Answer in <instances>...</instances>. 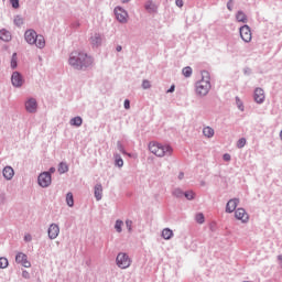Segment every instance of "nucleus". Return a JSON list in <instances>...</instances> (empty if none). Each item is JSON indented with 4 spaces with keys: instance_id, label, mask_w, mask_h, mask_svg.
I'll list each match as a JSON object with an SVG mask.
<instances>
[{
    "instance_id": "f257e3e1",
    "label": "nucleus",
    "mask_w": 282,
    "mask_h": 282,
    "mask_svg": "<svg viewBox=\"0 0 282 282\" xmlns=\"http://www.w3.org/2000/svg\"><path fill=\"white\" fill-rule=\"evenodd\" d=\"M69 65L75 69H87L94 65V57L83 51H74L68 59Z\"/></svg>"
},
{
    "instance_id": "f03ea898",
    "label": "nucleus",
    "mask_w": 282,
    "mask_h": 282,
    "mask_svg": "<svg viewBox=\"0 0 282 282\" xmlns=\"http://www.w3.org/2000/svg\"><path fill=\"white\" fill-rule=\"evenodd\" d=\"M24 39L26 43H29V45H34L40 50H43V47H45V37L43 35H37L36 31L34 30L25 31Z\"/></svg>"
},
{
    "instance_id": "7ed1b4c3",
    "label": "nucleus",
    "mask_w": 282,
    "mask_h": 282,
    "mask_svg": "<svg viewBox=\"0 0 282 282\" xmlns=\"http://www.w3.org/2000/svg\"><path fill=\"white\" fill-rule=\"evenodd\" d=\"M208 91H210V74L203 70L202 79L196 84V93L198 96H206Z\"/></svg>"
},
{
    "instance_id": "20e7f679",
    "label": "nucleus",
    "mask_w": 282,
    "mask_h": 282,
    "mask_svg": "<svg viewBox=\"0 0 282 282\" xmlns=\"http://www.w3.org/2000/svg\"><path fill=\"white\" fill-rule=\"evenodd\" d=\"M149 150L156 155V158H164V155H171L173 153V149L170 145H162L158 142H151L149 144Z\"/></svg>"
},
{
    "instance_id": "39448f33",
    "label": "nucleus",
    "mask_w": 282,
    "mask_h": 282,
    "mask_svg": "<svg viewBox=\"0 0 282 282\" xmlns=\"http://www.w3.org/2000/svg\"><path fill=\"white\" fill-rule=\"evenodd\" d=\"M117 265L121 268V270H127L131 265V258L127 253H119L117 256Z\"/></svg>"
},
{
    "instance_id": "423d86ee",
    "label": "nucleus",
    "mask_w": 282,
    "mask_h": 282,
    "mask_svg": "<svg viewBox=\"0 0 282 282\" xmlns=\"http://www.w3.org/2000/svg\"><path fill=\"white\" fill-rule=\"evenodd\" d=\"M37 182L42 188H47L50 184H52V174L48 172H43L42 174L39 175Z\"/></svg>"
},
{
    "instance_id": "0eeeda50",
    "label": "nucleus",
    "mask_w": 282,
    "mask_h": 282,
    "mask_svg": "<svg viewBox=\"0 0 282 282\" xmlns=\"http://www.w3.org/2000/svg\"><path fill=\"white\" fill-rule=\"evenodd\" d=\"M240 36L245 43H250L252 41V31L250 30V26L243 25L240 28Z\"/></svg>"
},
{
    "instance_id": "6e6552de",
    "label": "nucleus",
    "mask_w": 282,
    "mask_h": 282,
    "mask_svg": "<svg viewBox=\"0 0 282 282\" xmlns=\"http://www.w3.org/2000/svg\"><path fill=\"white\" fill-rule=\"evenodd\" d=\"M115 14H116L117 21H119L120 23H127V19L129 18V14L127 13V11H124V9L116 8Z\"/></svg>"
},
{
    "instance_id": "1a4fd4ad",
    "label": "nucleus",
    "mask_w": 282,
    "mask_h": 282,
    "mask_svg": "<svg viewBox=\"0 0 282 282\" xmlns=\"http://www.w3.org/2000/svg\"><path fill=\"white\" fill-rule=\"evenodd\" d=\"M253 98H254L256 102H258V105L263 104L265 100V91H263L262 88H256Z\"/></svg>"
},
{
    "instance_id": "9d476101",
    "label": "nucleus",
    "mask_w": 282,
    "mask_h": 282,
    "mask_svg": "<svg viewBox=\"0 0 282 282\" xmlns=\"http://www.w3.org/2000/svg\"><path fill=\"white\" fill-rule=\"evenodd\" d=\"M235 217H236V219H239L243 224H246V221H248V219H250V217L248 216V213H246V209H243V208H238L235 213Z\"/></svg>"
},
{
    "instance_id": "9b49d317",
    "label": "nucleus",
    "mask_w": 282,
    "mask_h": 282,
    "mask_svg": "<svg viewBox=\"0 0 282 282\" xmlns=\"http://www.w3.org/2000/svg\"><path fill=\"white\" fill-rule=\"evenodd\" d=\"M13 87H21L23 85V77L19 72H14L11 76Z\"/></svg>"
},
{
    "instance_id": "f8f14e48",
    "label": "nucleus",
    "mask_w": 282,
    "mask_h": 282,
    "mask_svg": "<svg viewBox=\"0 0 282 282\" xmlns=\"http://www.w3.org/2000/svg\"><path fill=\"white\" fill-rule=\"evenodd\" d=\"M59 232H61V228L58 227V225L52 224L48 227V237H50V239H56V237H58Z\"/></svg>"
},
{
    "instance_id": "ddd939ff",
    "label": "nucleus",
    "mask_w": 282,
    "mask_h": 282,
    "mask_svg": "<svg viewBox=\"0 0 282 282\" xmlns=\"http://www.w3.org/2000/svg\"><path fill=\"white\" fill-rule=\"evenodd\" d=\"M17 263H21L24 268H30L31 263L28 261V256L25 253H18L15 257Z\"/></svg>"
},
{
    "instance_id": "4468645a",
    "label": "nucleus",
    "mask_w": 282,
    "mask_h": 282,
    "mask_svg": "<svg viewBox=\"0 0 282 282\" xmlns=\"http://www.w3.org/2000/svg\"><path fill=\"white\" fill-rule=\"evenodd\" d=\"M25 109L29 111V113H36L37 105H36V99H29L25 102Z\"/></svg>"
},
{
    "instance_id": "2eb2a0df",
    "label": "nucleus",
    "mask_w": 282,
    "mask_h": 282,
    "mask_svg": "<svg viewBox=\"0 0 282 282\" xmlns=\"http://www.w3.org/2000/svg\"><path fill=\"white\" fill-rule=\"evenodd\" d=\"M237 206H239V199H230L226 205V213H235V210H237Z\"/></svg>"
},
{
    "instance_id": "dca6fc26",
    "label": "nucleus",
    "mask_w": 282,
    "mask_h": 282,
    "mask_svg": "<svg viewBox=\"0 0 282 282\" xmlns=\"http://www.w3.org/2000/svg\"><path fill=\"white\" fill-rule=\"evenodd\" d=\"M90 44L93 45V47H100V45H102V37L100 36V34L95 33L90 37Z\"/></svg>"
},
{
    "instance_id": "f3484780",
    "label": "nucleus",
    "mask_w": 282,
    "mask_h": 282,
    "mask_svg": "<svg viewBox=\"0 0 282 282\" xmlns=\"http://www.w3.org/2000/svg\"><path fill=\"white\" fill-rule=\"evenodd\" d=\"M0 41H4L6 43L12 41V33L6 29L0 30Z\"/></svg>"
},
{
    "instance_id": "a211bd4d",
    "label": "nucleus",
    "mask_w": 282,
    "mask_h": 282,
    "mask_svg": "<svg viewBox=\"0 0 282 282\" xmlns=\"http://www.w3.org/2000/svg\"><path fill=\"white\" fill-rule=\"evenodd\" d=\"M2 173L6 180H12L14 177V170L11 166H6Z\"/></svg>"
},
{
    "instance_id": "6ab92c4d",
    "label": "nucleus",
    "mask_w": 282,
    "mask_h": 282,
    "mask_svg": "<svg viewBox=\"0 0 282 282\" xmlns=\"http://www.w3.org/2000/svg\"><path fill=\"white\" fill-rule=\"evenodd\" d=\"M236 19L238 23H248V17L246 15V13H243V11H238V13L236 14Z\"/></svg>"
},
{
    "instance_id": "aec40b11",
    "label": "nucleus",
    "mask_w": 282,
    "mask_h": 282,
    "mask_svg": "<svg viewBox=\"0 0 282 282\" xmlns=\"http://www.w3.org/2000/svg\"><path fill=\"white\" fill-rule=\"evenodd\" d=\"M95 197L97 202H100V199H102V185L97 184L95 186Z\"/></svg>"
},
{
    "instance_id": "412c9836",
    "label": "nucleus",
    "mask_w": 282,
    "mask_h": 282,
    "mask_svg": "<svg viewBox=\"0 0 282 282\" xmlns=\"http://www.w3.org/2000/svg\"><path fill=\"white\" fill-rule=\"evenodd\" d=\"M145 10L150 13L158 12V6H155V3H153L152 1H148L145 3Z\"/></svg>"
},
{
    "instance_id": "4be33fe9",
    "label": "nucleus",
    "mask_w": 282,
    "mask_h": 282,
    "mask_svg": "<svg viewBox=\"0 0 282 282\" xmlns=\"http://www.w3.org/2000/svg\"><path fill=\"white\" fill-rule=\"evenodd\" d=\"M203 134L205 135V138H213V135H215V129L210 127H205L203 129Z\"/></svg>"
},
{
    "instance_id": "5701e85b",
    "label": "nucleus",
    "mask_w": 282,
    "mask_h": 282,
    "mask_svg": "<svg viewBox=\"0 0 282 282\" xmlns=\"http://www.w3.org/2000/svg\"><path fill=\"white\" fill-rule=\"evenodd\" d=\"M162 237L165 240L172 239L173 238V230L169 229V228H164L162 230Z\"/></svg>"
},
{
    "instance_id": "b1692460",
    "label": "nucleus",
    "mask_w": 282,
    "mask_h": 282,
    "mask_svg": "<svg viewBox=\"0 0 282 282\" xmlns=\"http://www.w3.org/2000/svg\"><path fill=\"white\" fill-rule=\"evenodd\" d=\"M182 74L185 76V78H191V76H193V68L186 66L182 69Z\"/></svg>"
},
{
    "instance_id": "393cba45",
    "label": "nucleus",
    "mask_w": 282,
    "mask_h": 282,
    "mask_svg": "<svg viewBox=\"0 0 282 282\" xmlns=\"http://www.w3.org/2000/svg\"><path fill=\"white\" fill-rule=\"evenodd\" d=\"M70 124L73 127H80V124H83V118L75 117V118L70 119Z\"/></svg>"
},
{
    "instance_id": "a878e982",
    "label": "nucleus",
    "mask_w": 282,
    "mask_h": 282,
    "mask_svg": "<svg viewBox=\"0 0 282 282\" xmlns=\"http://www.w3.org/2000/svg\"><path fill=\"white\" fill-rule=\"evenodd\" d=\"M66 203L69 207L74 206V194L72 192L66 194Z\"/></svg>"
},
{
    "instance_id": "bb28decb",
    "label": "nucleus",
    "mask_w": 282,
    "mask_h": 282,
    "mask_svg": "<svg viewBox=\"0 0 282 282\" xmlns=\"http://www.w3.org/2000/svg\"><path fill=\"white\" fill-rule=\"evenodd\" d=\"M115 162H116V165L119 166V167L124 166V161L118 154L115 155Z\"/></svg>"
},
{
    "instance_id": "cd10ccee",
    "label": "nucleus",
    "mask_w": 282,
    "mask_h": 282,
    "mask_svg": "<svg viewBox=\"0 0 282 282\" xmlns=\"http://www.w3.org/2000/svg\"><path fill=\"white\" fill-rule=\"evenodd\" d=\"M67 171H69V167L66 165V163H59L58 173H67Z\"/></svg>"
},
{
    "instance_id": "c85d7f7f",
    "label": "nucleus",
    "mask_w": 282,
    "mask_h": 282,
    "mask_svg": "<svg viewBox=\"0 0 282 282\" xmlns=\"http://www.w3.org/2000/svg\"><path fill=\"white\" fill-rule=\"evenodd\" d=\"M122 226H124V223L122 220H117L115 225V229L117 232H122Z\"/></svg>"
},
{
    "instance_id": "c756f323",
    "label": "nucleus",
    "mask_w": 282,
    "mask_h": 282,
    "mask_svg": "<svg viewBox=\"0 0 282 282\" xmlns=\"http://www.w3.org/2000/svg\"><path fill=\"white\" fill-rule=\"evenodd\" d=\"M9 262L7 258H0V268L3 270L6 268H8Z\"/></svg>"
},
{
    "instance_id": "7c9ffc66",
    "label": "nucleus",
    "mask_w": 282,
    "mask_h": 282,
    "mask_svg": "<svg viewBox=\"0 0 282 282\" xmlns=\"http://www.w3.org/2000/svg\"><path fill=\"white\" fill-rule=\"evenodd\" d=\"M246 147V138H241L237 142V148L238 149H243Z\"/></svg>"
},
{
    "instance_id": "2f4dec72",
    "label": "nucleus",
    "mask_w": 282,
    "mask_h": 282,
    "mask_svg": "<svg viewBox=\"0 0 282 282\" xmlns=\"http://www.w3.org/2000/svg\"><path fill=\"white\" fill-rule=\"evenodd\" d=\"M14 23H15L18 26L23 25V18H21V15H17V17L14 18Z\"/></svg>"
},
{
    "instance_id": "473e14b6",
    "label": "nucleus",
    "mask_w": 282,
    "mask_h": 282,
    "mask_svg": "<svg viewBox=\"0 0 282 282\" xmlns=\"http://www.w3.org/2000/svg\"><path fill=\"white\" fill-rule=\"evenodd\" d=\"M11 67H12V69H15V67H17V53H13V55H12Z\"/></svg>"
},
{
    "instance_id": "72a5a7b5",
    "label": "nucleus",
    "mask_w": 282,
    "mask_h": 282,
    "mask_svg": "<svg viewBox=\"0 0 282 282\" xmlns=\"http://www.w3.org/2000/svg\"><path fill=\"white\" fill-rule=\"evenodd\" d=\"M196 221H197V224H204V221H205L204 214H197Z\"/></svg>"
},
{
    "instance_id": "f704fd0d",
    "label": "nucleus",
    "mask_w": 282,
    "mask_h": 282,
    "mask_svg": "<svg viewBox=\"0 0 282 282\" xmlns=\"http://www.w3.org/2000/svg\"><path fill=\"white\" fill-rule=\"evenodd\" d=\"M143 89H151V82L144 79L142 83Z\"/></svg>"
},
{
    "instance_id": "c9c22d12",
    "label": "nucleus",
    "mask_w": 282,
    "mask_h": 282,
    "mask_svg": "<svg viewBox=\"0 0 282 282\" xmlns=\"http://www.w3.org/2000/svg\"><path fill=\"white\" fill-rule=\"evenodd\" d=\"M10 3H11V6H12V8H14V10H18V8H19V0H10Z\"/></svg>"
},
{
    "instance_id": "e433bc0d",
    "label": "nucleus",
    "mask_w": 282,
    "mask_h": 282,
    "mask_svg": "<svg viewBox=\"0 0 282 282\" xmlns=\"http://www.w3.org/2000/svg\"><path fill=\"white\" fill-rule=\"evenodd\" d=\"M185 197H186V199H194V198H195V193H193V192H186V193H185Z\"/></svg>"
},
{
    "instance_id": "4c0bfd02",
    "label": "nucleus",
    "mask_w": 282,
    "mask_h": 282,
    "mask_svg": "<svg viewBox=\"0 0 282 282\" xmlns=\"http://www.w3.org/2000/svg\"><path fill=\"white\" fill-rule=\"evenodd\" d=\"M126 226H127V228H128V231L131 232V228H132V226H133V221H131V220H126Z\"/></svg>"
},
{
    "instance_id": "58836bf2",
    "label": "nucleus",
    "mask_w": 282,
    "mask_h": 282,
    "mask_svg": "<svg viewBox=\"0 0 282 282\" xmlns=\"http://www.w3.org/2000/svg\"><path fill=\"white\" fill-rule=\"evenodd\" d=\"M173 195H174L175 197H182V195H184V193H182L180 189H175V191L173 192Z\"/></svg>"
},
{
    "instance_id": "ea45409f",
    "label": "nucleus",
    "mask_w": 282,
    "mask_h": 282,
    "mask_svg": "<svg viewBox=\"0 0 282 282\" xmlns=\"http://www.w3.org/2000/svg\"><path fill=\"white\" fill-rule=\"evenodd\" d=\"M177 8H184V0H175Z\"/></svg>"
},
{
    "instance_id": "a19ab883",
    "label": "nucleus",
    "mask_w": 282,
    "mask_h": 282,
    "mask_svg": "<svg viewBox=\"0 0 282 282\" xmlns=\"http://www.w3.org/2000/svg\"><path fill=\"white\" fill-rule=\"evenodd\" d=\"M131 108V102L129 101V99L124 100V109H130Z\"/></svg>"
},
{
    "instance_id": "79ce46f5",
    "label": "nucleus",
    "mask_w": 282,
    "mask_h": 282,
    "mask_svg": "<svg viewBox=\"0 0 282 282\" xmlns=\"http://www.w3.org/2000/svg\"><path fill=\"white\" fill-rule=\"evenodd\" d=\"M227 8L230 12H232V0H230L228 3H227Z\"/></svg>"
},
{
    "instance_id": "37998d69",
    "label": "nucleus",
    "mask_w": 282,
    "mask_h": 282,
    "mask_svg": "<svg viewBox=\"0 0 282 282\" xmlns=\"http://www.w3.org/2000/svg\"><path fill=\"white\" fill-rule=\"evenodd\" d=\"M118 150H119L121 153H126V152H124V147H122L120 142L118 143Z\"/></svg>"
},
{
    "instance_id": "c03bdc74",
    "label": "nucleus",
    "mask_w": 282,
    "mask_h": 282,
    "mask_svg": "<svg viewBox=\"0 0 282 282\" xmlns=\"http://www.w3.org/2000/svg\"><path fill=\"white\" fill-rule=\"evenodd\" d=\"M225 162H230V154H224Z\"/></svg>"
},
{
    "instance_id": "a18cd8bd",
    "label": "nucleus",
    "mask_w": 282,
    "mask_h": 282,
    "mask_svg": "<svg viewBox=\"0 0 282 282\" xmlns=\"http://www.w3.org/2000/svg\"><path fill=\"white\" fill-rule=\"evenodd\" d=\"M175 91V86H171V88L167 90V94H173Z\"/></svg>"
},
{
    "instance_id": "49530a36",
    "label": "nucleus",
    "mask_w": 282,
    "mask_h": 282,
    "mask_svg": "<svg viewBox=\"0 0 282 282\" xmlns=\"http://www.w3.org/2000/svg\"><path fill=\"white\" fill-rule=\"evenodd\" d=\"M22 275L24 276V279H28L30 276V273H28L26 271H23Z\"/></svg>"
},
{
    "instance_id": "de8ad7c7",
    "label": "nucleus",
    "mask_w": 282,
    "mask_h": 282,
    "mask_svg": "<svg viewBox=\"0 0 282 282\" xmlns=\"http://www.w3.org/2000/svg\"><path fill=\"white\" fill-rule=\"evenodd\" d=\"M117 52H122V46L121 45H118L117 48H116Z\"/></svg>"
},
{
    "instance_id": "09e8293b",
    "label": "nucleus",
    "mask_w": 282,
    "mask_h": 282,
    "mask_svg": "<svg viewBox=\"0 0 282 282\" xmlns=\"http://www.w3.org/2000/svg\"><path fill=\"white\" fill-rule=\"evenodd\" d=\"M178 180H184V174H183V172H181V173L178 174Z\"/></svg>"
},
{
    "instance_id": "8fccbe9b",
    "label": "nucleus",
    "mask_w": 282,
    "mask_h": 282,
    "mask_svg": "<svg viewBox=\"0 0 282 282\" xmlns=\"http://www.w3.org/2000/svg\"><path fill=\"white\" fill-rule=\"evenodd\" d=\"M32 239L30 236H25V241H30Z\"/></svg>"
},
{
    "instance_id": "3c124183",
    "label": "nucleus",
    "mask_w": 282,
    "mask_h": 282,
    "mask_svg": "<svg viewBox=\"0 0 282 282\" xmlns=\"http://www.w3.org/2000/svg\"><path fill=\"white\" fill-rule=\"evenodd\" d=\"M122 3H129L130 0H121Z\"/></svg>"
},
{
    "instance_id": "603ef678",
    "label": "nucleus",
    "mask_w": 282,
    "mask_h": 282,
    "mask_svg": "<svg viewBox=\"0 0 282 282\" xmlns=\"http://www.w3.org/2000/svg\"><path fill=\"white\" fill-rule=\"evenodd\" d=\"M239 109H240L241 111H243V106H239Z\"/></svg>"
},
{
    "instance_id": "864d4df0",
    "label": "nucleus",
    "mask_w": 282,
    "mask_h": 282,
    "mask_svg": "<svg viewBox=\"0 0 282 282\" xmlns=\"http://www.w3.org/2000/svg\"><path fill=\"white\" fill-rule=\"evenodd\" d=\"M54 171H55V169H54V167H52V169H51V173H54Z\"/></svg>"
},
{
    "instance_id": "5fc2aeb1",
    "label": "nucleus",
    "mask_w": 282,
    "mask_h": 282,
    "mask_svg": "<svg viewBox=\"0 0 282 282\" xmlns=\"http://www.w3.org/2000/svg\"><path fill=\"white\" fill-rule=\"evenodd\" d=\"M279 259H282V256H280Z\"/></svg>"
}]
</instances>
